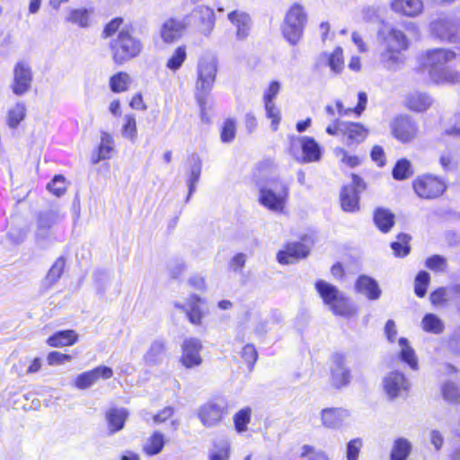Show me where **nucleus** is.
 Wrapping results in <instances>:
<instances>
[{
	"label": "nucleus",
	"mask_w": 460,
	"mask_h": 460,
	"mask_svg": "<svg viewBox=\"0 0 460 460\" xmlns=\"http://www.w3.org/2000/svg\"><path fill=\"white\" fill-rule=\"evenodd\" d=\"M63 219V217L56 210L49 209L40 211L36 216L37 228L35 231V242L40 248H46L56 240L53 237V229Z\"/></svg>",
	"instance_id": "6e6552de"
},
{
	"label": "nucleus",
	"mask_w": 460,
	"mask_h": 460,
	"mask_svg": "<svg viewBox=\"0 0 460 460\" xmlns=\"http://www.w3.org/2000/svg\"><path fill=\"white\" fill-rule=\"evenodd\" d=\"M399 345L402 347L401 359L407 363L411 369L417 370L418 361L414 350L409 346L408 340L406 338H400Z\"/></svg>",
	"instance_id": "37998d69"
},
{
	"label": "nucleus",
	"mask_w": 460,
	"mask_h": 460,
	"mask_svg": "<svg viewBox=\"0 0 460 460\" xmlns=\"http://www.w3.org/2000/svg\"><path fill=\"white\" fill-rule=\"evenodd\" d=\"M130 84V77L125 72H119L112 75L110 79L111 90L114 93L125 92Z\"/></svg>",
	"instance_id": "de8ad7c7"
},
{
	"label": "nucleus",
	"mask_w": 460,
	"mask_h": 460,
	"mask_svg": "<svg viewBox=\"0 0 460 460\" xmlns=\"http://www.w3.org/2000/svg\"><path fill=\"white\" fill-rule=\"evenodd\" d=\"M202 171V161L199 155L192 153L187 158V166L185 170L186 185L188 187V194L185 202L188 203L191 196L196 191V185L199 181Z\"/></svg>",
	"instance_id": "f3484780"
},
{
	"label": "nucleus",
	"mask_w": 460,
	"mask_h": 460,
	"mask_svg": "<svg viewBox=\"0 0 460 460\" xmlns=\"http://www.w3.org/2000/svg\"><path fill=\"white\" fill-rule=\"evenodd\" d=\"M417 131V125L407 116L397 117L392 123L393 135L402 143L412 140Z\"/></svg>",
	"instance_id": "6ab92c4d"
},
{
	"label": "nucleus",
	"mask_w": 460,
	"mask_h": 460,
	"mask_svg": "<svg viewBox=\"0 0 460 460\" xmlns=\"http://www.w3.org/2000/svg\"><path fill=\"white\" fill-rule=\"evenodd\" d=\"M251 409L245 407L234 414V423L237 432L242 433L247 429V425L251 420Z\"/></svg>",
	"instance_id": "3c124183"
},
{
	"label": "nucleus",
	"mask_w": 460,
	"mask_h": 460,
	"mask_svg": "<svg viewBox=\"0 0 460 460\" xmlns=\"http://www.w3.org/2000/svg\"><path fill=\"white\" fill-rule=\"evenodd\" d=\"M430 276L427 271H420L415 278L414 292L417 296L423 297L427 293Z\"/></svg>",
	"instance_id": "603ef678"
},
{
	"label": "nucleus",
	"mask_w": 460,
	"mask_h": 460,
	"mask_svg": "<svg viewBox=\"0 0 460 460\" xmlns=\"http://www.w3.org/2000/svg\"><path fill=\"white\" fill-rule=\"evenodd\" d=\"M309 254V247L300 242L288 243L284 251L277 254L278 261L281 264H291Z\"/></svg>",
	"instance_id": "a878e982"
},
{
	"label": "nucleus",
	"mask_w": 460,
	"mask_h": 460,
	"mask_svg": "<svg viewBox=\"0 0 460 460\" xmlns=\"http://www.w3.org/2000/svg\"><path fill=\"white\" fill-rule=\"evenodd\" d=\"M288 196V184L279 178H272L260 187L259 202L270 211L282 212Z\"/></svg>",
	"instance_id": "20e7f679"
},
{
	"label": "nucleus",
	"mask_w": 460,
	"mask_h": 460,
	"mask_svg": "<svg viewBox=\"0 0 460 460\" xmlns=\"http://www.w3.org/2000/svg\"><path fill=\"white\" fill-rule=\"evenodd\" d=\"M330 373V382L334 388L341 389L350 384L352 375L346 354L341 352L332 354Z\"/></svg>",
	"instance_id": "f8f14e48"
},
{
	"label": "nucleus",
	"mask_w": 460,
	"mask_h": 460,
	"mask_svg": "<svg viewBox=\"0 0 460 460\" xmlns=\"http://www.w3.org/2000/svg\"><path fill=\"white\" fill-rule=\"evenodd\" d=\"M113 137L107 132H102L101 144L98 149L92 154L91 161L93 164H98L102 160L111 158V154L113 151Z\"/></svg>",
	"instance_id": "473e14b6"
},
{
	"label": "nucleus",
	"mask_w": 460,
	"mask_h": 460,
	"mask_svg": "<svg viewBox=\"0 0 460 460\" xmlns=\"http://www.w3.org/2000/svg\"><path fill=\"white\" fill-rule=\"evenodd\" d=\"M198 78L195 86V99L200 110L202 120L206 119L208 96L217 74V61L213 56L202 57L198 63Z\"/></svg>",
	"instance_id": "f03ea898"
},
{
	"label": "nucleus",
	"mask_w": 460,
	"mask_h": 460,
	"mask_svg": "<svg viewBox=\"0 0 460 460\" xmlns=\"http://www.w3.org/2000/svg\"><path fill=\"white\" fill-rule=\"evenodd\" d=\"M230 443L226 439L216 441L208 454L209 460H228Z\"/></svg>",
	"instance_id": "79ce46f5"
},
{
	"label": "nucleus",
	"mask_w": 460,
	"mask_h": 460,
	"mask_svg": "<svg viewBox=\"0 0 460 460\" xmlns=\"http://www.w3.org/2000/svg\"><path fill=\"white\" fill-rule=\"evenodd\" d=\"M227 17L228 20L236 27V38L238 40L246 39L251 30V16L245 12L235 10L229 13Z\"/></svg>",
	"instance_id": "c85d7f7f"
},
{
	"label": "nucleus",
	"mask_w": 460,
	"mask_h": 460,
	"mask_svg": "<svg viewBox=\"0 0 460 460\" xmlns=\"http://www.w3.org/2000/svg\"><path fill=\"white\" fill-rule=\"evenodd\" d=\"M112 376L113 371L111 367L100 366L78 375L74 380V385L78 389L84 390L93 385L100 378L109 379Z\"/></svg>",
	"instance_id": "a211bd4d"
},
{
	"label": "nucleus",
	"mask_w": 460,
	"mask_h": 460,
	"mask_svg": "<svg viewBox=\"0 0 460 460\" xmlns=\"http://www.w3.org/2000/svg\"><path fill=\"white\" fill-rule=\"evenodd\" d=\"M164 446V435L155 431L151 437L147 438L146 443L143 446V451L147 456H155L159 454Z\"/></svg>",
	"instance_id": "ea45409f"
},
{
	"label": "nucleus",
	"mask_w": 460,
	"mask_h": 460,
	"mask_svg": "<svg viewBox=\"0 0 460 460\" xmlns=\"http://www.w3.org/2000/svg\"><path fill=\"white\" fill-rule=\"evenodd\" d=\"M187 17V22H190V19L197 20L199 31L206 36L212 31L215 26L216 17L214 10L205 5L197 6Z\"/></svg>",
	"instance_id": "393cba45"
},
{
	"label": "nucleus",
	"mask_w": 460,
	"mask_h": 460,
	"mask_svg": "<svg viewBox=\"0 0 460 460\" xmlns=\"http://www.w3.org/2000/svg\"><path fill=\"white\" fill-rule=\"evenodd\" d=\"M411 444L408 439L404 438H399L394 442L390 454V459L406 460L411 452Z\"/></svg>",
	"instance_id": "e433bc0d"
},
{
	"label": "nucleus",
	"mask_w": 460,
	"mask_h": 460,
	"mask_svg": "<svg viewBox=\"0 0 460 460\" xmlns=\"http://www.w3.org/2000/svg\"><path fill=\"white\" fill-rule=\"evenodd\" d=\"M187 58V52H186V47L185 46H179L175 49L172 55L168 58L166 62V67L170 69L171 71H177L179 70L184 61Z\"/></svg>",
	"instance_id": "a18cd8bd"
},
{
	"label": "nucleus",
	"mask_w": 460,
	"mask_h": 460,
	"mask_svg": "<svg viewBox=\"0 0 460 460\" xmlns=\"http://www.w3.org/2000/svg\"><path fill=\"white\" fill-rule=\"evenodd\" d=\"M280 315L277 312H274L269 318L261 320L257 323V324L254 327V332L259 337H264L267 334V332L270 330V325L278 324L280 323Z\"/></svg>",
	"instance_id": "09e8293b"
},
{
	"label": "nucleus",
	"mask_w": 460,
	"mask_h": 460,
	"mask_svg": "<svg viewBox=\"0 0 460 460\" xmlns=\"http://www.w3.org/2000/svg\"><path fill=\"white\" fill-rule=\"evenodd\" d=\"M93 279L98 285V293L103 294L110 280V273L105 270H97L93 272Z\"/></svg>",
	"instance_id": "0e129e2a"
},
{
	"label": "nucleus",
	"mask_w": 460,
	"mask_h": 460,
	"mask_svg": "<svg viewBox=\"0 0 460 460\" xmlns=\"http://www.w3.org/2000/svg\"><path fill=\"white\" fill-rule=\"evenodd\" d=\"M188 17L183 20H177L175 18H170L164 21L160 28V36L163 41L166 44H172L178 40L186 26L190 23L187 22Z\"/></svg>",
	"instance_id": "412c9836"
},
{
	"label": "nucleus",
	"mask_w": 460,
	"mask_h": 460,
	"mask_svg": "<svg viewBox=\"0 0 460 460\" xmlns=\"http://www.w3.org/2000/svg\"><path fill=\"white\" fill-rule=\"evenodd\" d=\"M355 290L366 296L369 300H377L381 296V289L376 280L367 275H360L358 278Z\"/></svg>",
	"instance_id": "cd10ccee"
},
{
	"label": "nucleus",
	"mask_w": 460,
	"mask_h": 460,
	"mask_svg": "<svg viewBox=\"0 0 460 460\" xmlns=\"http://www.w3.org/2000/svg\"><path fill=\"white\" fill-rule=\"evenodd\" d=\"M414 174L411 164L406 158L398 160L393 169L392 175L396 181H403Z\"/></svg>",
	"instance_id": "a19ab883"
},
{
	"label": "nucleus",
	"mask_w": 460,
	"mask_h": 460,
	"mask_svg": "<svg viewBox=\"0 0 460 460\" xmlns=\"http://www.w3.org/2000/svg\"><path fill=\"white\" fill-rule=\"evenodd\" d=\"M351 180V183L344 185L340 192L341 207L347 213L359 211L360 194L367 188L365 181L358 174L352 173Z\"/></svg>",
	"instance_id": "1a4fd4ad"
},
{
	"label": "nucleus",
	"mask_w": 460,
	"mask_h": 460,
	"mask_svg": "<svg viewBox=\"0 0 460 460\" xmlns=\"http://www.w3.org/2000/svg\"><path fill=\"white\" fill-rule=\"evenodd\" d=\"M373 220L382 233H388L394 226V215L387 208H377L374 211Z\"/></svg>",
	"instance_id": "f704fd0d"
},
{
	"label": "nucleus",
	"mask_w": 460,
	"mask_h": 460,
	"mask_svg": "<svg viewBox=\"0 0 460 460\" xmlns=\"http://www.w3.org/2000/svg\"><path fill=\"white\" fill-rule=\"evenodd\" d=\"M442 394L445 400L450 402H460V387L453 383L447 382L442 387Z\"/></svg>",
	"instance_id": "5fc2aeb1"
},
{
	"label": "nucleus",
	"mask_w": 460,
	"mask_h": 460,
	"mask_svg": "<svg viewBox=\"0 0 460 460\" xmlns=\"http://www.w3.org/2000/svg\"><path fill=\"white\" fill-rule=\"evenodd\" d=\"M26 115L25 104L19 102L8 111L7 123L12 128H16Z\"/></svg>",
	"instance_id": "c03bdc74"
},
{
	"label": "nucleus",
	"mask_w": 460,
	"mask_h": 460,
	"mask_svg": "<svg viewBox=\"0 0 460 460\" xmlns=\"http://www.w3.org/2000/svg\"><path fill=\"white\" fill-rule=\"evenodd\" d=\"M349 415V411L344 408H324L321 411V421L326 429H340Z\"/></svg>",
	"instance_id": "b1692460"
},
{
	"label": "nucleus",
	"mask_w": 460,
	"mask_h": 460,
	"mask_svg": "<svg viewBox=\"0 0 460 460\" xmlns=\"http://www.w3.org/2000/svg\"><path fill=\"white\" fill-rule=\"evenodd\" d=\"M167 341L158 337L152 341L143 356L145 364L148 367L159 366L163 363L167 354Z\"/></svg>",
	"instance_id": "5701e85b"
},
{
	"label": "nucleus",
	"mask_w": 460,
	"mask_h": 460,
	"mask_svg": "<svg viewBox=\"0 0 460 460\" xmlns=\"http://www.w3.org/2000/svg\"><path fill=\"white\" fill-rule=\"evenodd\" d=\"M426 266L431 270L442 271L447 266V261L441 255H432L427 259Z\"/></svg>",
	"instance_id": "69168bd1"
},
{
	"label": "nucleus",
	"mask_w": 460,
	"mask_h": 460,
	"mask_svg": "<svg viewBox=\"0 0 460 460\" xmlns=\"http://www.w3.org/2000/svg\"><path fill=\"white\" fill-rule=\"evenodd\" d=\"M315 288L323 303L330 306L336 315L349 316L352 314V306L349 299L333 285L324 280H317Z\"/></svg>",
	"instance_id": "39448f33"
},
{
	"label": "nucleus",
	"mask_w": 460,
	"mask_h": 460,
	"mask_svg": "<svg viewBox=\"0 0 460 460\" xmlns=\"http://www.w3.org/2000/svg\"><path fill=\"white\" fill-rule=\"evenodd\" d=\"M329 66L334 73H340L343 68V51L342 49L337 47L332 54H330Z\"/></svg>",
	"instance_id": "bf43d9fd"
},
{
	"label": "nucleus",
	"mask_w": 460,
	"mask_h": 460,
	"mask_svg": "<svg viewBox=\"0 0 460 460\" xmlns=\"http://www.w3.org/2000/svg\"><path fill=\"white\" fill-rule=\"evenodd\" d=\"M378 37L385 46L405 51L409 48L410 41L403 31L389 23H383L378 30Z\"/></svg>",
	"instance_id": "2eb2a0df"
},
{
	"label": "nucleus",
	"mask_w": 460,
	"mask_h": 460,
	"mask_svg": "<svg viewBox=\"0 0 460 460\" xmlns=\"http://www.w3.org/2000/svg\"><path fill=\"white\" fill-rule=\"evenodd\" d=\"M412 187L416 194L425 199H437L447 189L444 179L431 173L418 176L413 181Z\"/></svg>",
	"instance_id": "9d476101"
},
{
	"label": "nucleus",
	"mask_w": 460,
	"mask_h": 460,
	"mask_svg": "<svg viewBox=\"0 0 460 460\" xmlns=\"http://www.w3.org/2000/svg\"><path fill=\"white\" fill-rule=\"evenodd\" d=\"M128 411L125 408L113 407L105 413V420L109 434L112 435L124 428Z\"/></svg>",
	"instance_id": "bb28decb"
},
{
	"label": "nucleus",
	"mask_w": 460,
	"mask_h": 460,
	"mask_svg": "<svg viewBox=\"0 0 460 460\" xmlns=\"http://www.w3.org/2000/svg\"><path fill=\"white\" fill-rule=\"evenodd\" d=\"M403 51L385 46L380 53L379 61L388 70H396L404 63Z\"/></svg>",
	"instance_id": "c756f323"
},
{
	"label": "nucleus",
	"mask_w": 460,
	"mask_h": 460,
	"mask_svg": "<svg viewBox=\"0 0 460 460\" xmlns=\"http://www.w3.org/2000/svg\"><path fill=\"white\" fill-rule=\"evenodd\" d=\"M448 349L456 355H460V325L457 326L448 338Z\"/></svg>",
	"instance_id": "338daca9"
},
{
	"label": "nucleus",
	"mask_w": 460,
	"mask_h": 460,
	"mask_svg": "<svg viewBox=\"0 0 460 460\" xmlns=\"http://www.w3.org/2000/svg\"><path fill=\"white\" fill-rule=\"evenodd\" d=\"M242 358L247 364L249 370H252L258 358L257 350L252 344H246L242 350Z\"/></svg>",
	"instance_id": "052dcab7"
},
{
	"label": "nucleus",
	"mask_w": 460,
	"mask_h": 460,
	"mask_svg": "<svg viewBox=\"0 0 460 460\" xmlns=\"http://www.w3.org/2000/svg\"><path fill=\"white\" fill-rule=\"evenodd\" d=\"M306 22L307 14L304 7L298 4H293L287 12L282 25L284 38L291 45H296L303 37Z\"/></svg>",
	"instance_id": "423d86ee"
},
{
	"label": "nucleus",
	"mask_w": 460,
	"mask_h": 460,
	"mask_svg": "<svg viewBox=\"0 0 460 460\" xmlns=\"http://www.w3.org/2000/svg\"><path fill=\"white\" fill-rule=\"evenodd\" d=\"M341 126L343 142L349 147L362 143L367 138L369 132L364 125L358 122L345 121V123Z\"/></svg>",
	"instance_id": "aec40b11"
},
{
	"label": "nucleus",
	"mask_w": 460,
	"mask_h": 460,
	"mask_svg": "<svg viewBox=\"0 0 460 460\" xmlns=\"http://www.w3.org/2000/svg\"><path fill=\"white\" fill-rule=\"evenodd\" d=\"M391 7L396 13L413 17L422 12L423 3L421 0H393Z\"/></svg>",
	"instance_id": "2f4dec72"
},
{
	"label": "nucleus",
	"mask_w": 460,
	"mask_h": 460,
	"mask_svg": "<svg viewBox=\"0 0 460 460\" xmlns=\"http://www.w3.org/2000/svg\"><path fill=\"white\" fill-rule=\"evenodd\" d=\"M142 40L128 29H122L117 36L110 41V49L112 59L117 65H123L136 58L143 51Z\"/></svg>",
	"instance_id": "7ed1b4c3"
},
{
	"label": "nucleus",
	"mask_w": 460,
	"mask_h": 460,
	"mask_svg": "<svg viewBox=\"0 0 460 460\" xmlns=\"http://www.w3.org/2000/svg\"><path fill=\"white\" fill-rule=\"evenodd\" d=\"M433 36L448 42L460 41V21L457 19H438L430 23Z\"/></svg>",
	"instance_id": "ddd939ff"
},
{
	"label": "nucleus",
	"mask_w": 460,
	"mask_h": 460,
	"mask_svg": "<svg viewBox=\"0 0 460 460\" xmlns=\"http://www.w3.org/2000/svg\"><path fill=\"white\" fill-rule=\"evenodd\" d=\"M228 408L226 398L216 397L199 407L198 417L205 427H214L228 414Z\"/></svg>",
	"instance_id": "9b49d317"
},
{
	"label": "nucleus",
	"mask_w": 460,
	"mask_h": 460,
	"mask_svg": "<svg viewBox=\"0 0 460 460\" xmlns=\"http://www.w3.org/2000/svg\"><path fill=\"white\" fill-rule=\"evenodd\" d=\"M456 58L455 52L446 49H429L419 57V63L435 84L460 83V74L450 70L447 64Z\"/></svg>",
	"instance_id": "f257e3e1"
},
{
	"label": "nucleus",
	"mask_w": 460,
	"mask_h": 460,
	"mask_svg": "<svg viewBox=\"0 0 460 460\" xmlns=\"http://www.w3.org/2000/svg\"><path fill=\"white\" fill-rule=\"evenodd\" d=\"M264 108L266 111V117L271 119L270 128L273 131H277L279 125L281 120V114L279 109L275 105L274 102L268 103L264 102Z\"/></svg>",
	"instance_id": "864d4df0"
},
{
	"label": "nucleus",
	"mask_w": 460,
	"mask_h": 460,
	"mask_svg": "<svg viewBox=\"0 0 460 460\" xmlns=\"http://www.w3.org/2000/svg\"><path fill=\"white\" fill-rule=\"evenodd\" d=\"M48 190L58 197L63 195L66 191V180L62 175H56L47 185Z\"/></svg>",
	"instance_id": "13d9d810"
},
{
	"label": "nucleus",
	"mask_w": 460,
	"mask_h": 460,
	"mask_svg": "<svg viewBox=\"0 0 460 460\" xmlns=\"http://www.w3.org/2000/svg\"><path fill=\"white\" fill-rule=\"evenodd\" d=\"M280 90V84L279 81H272L268 89L265 90L263 94V102H274V99L279 94Z\"/></svg>",
	"instance_id": "774afa93"
},
{
	"label": "nucleus",
	"mask_w": 460,
	"mask_h": 460,
	"mask_svg": "<svg viewBox=\"0 0 460 460\" xmlns=\"http://www.w3.org/2000/svg\"><path fill=\"white\" fill-rule=\"evenodd\" d=\"M407 106L415 111H426L432 102L430 96L422 93H413L407 97Z\"/></svg>",
	"instance_id": "4c0bfd02"
},
{
	"label": "nucleus",
	"mask_w": 460,
	"mask_h": 460,
	"mask_svg": "<svg viewBox=\"0 0 460 460\" xmlns=\"http://www.w3.org/2000/svg\"><path fill=\"white\" fill-rule=\"evenodd\" d=\"M66 266V259L64 256H59L50 269L48 270L47 275L41 281L40 288L42 290L47 291L51 288L63 275Z\"/></svg>",
	"instance_id": "7c9ffc66"
},
{
	"label": "nucleus",
	"mask_w": 460,
	"mask_h": 460,
	"mask_svg": "<svg viewBox=\"0 0 460 460\" xmlns=\"http://www.w3.org/2000/svg\"><path fill=\"white\" fill-rule=\"evenodd\" d=\"M289 152L299 163L317 162L322 156V148L312 137L289 136Z\"/></svg>",
	"instance_id": "0eeeda50"
},
{
	"label": "nucleus",
	"mask_w": 460,
	"mask_h": 460,
	"mask_svg": "<svg viewBox=\"0 0 460 460\" xmlns=\"http://www.w3.org/2000/svg\"><path fill=\"white\" fill-rule=\"evenodd\" d=\"M236 134V123L233 119H227L225 120L221 129L220 137L224 143H231Z\"/></svg>",
	"instance_id": "4d7b16f0"
},
{
	"label": "nucleus",
	"mask_w": 460,
	"mask_h": 460,
	"mask_svg": "<svg viewBox=\"0 0 460 460\" xmlns=\"http://www.w3.org/2000/svg\"><path fill=\"white\" fill-rule=\"evenodd\" d=\"M439 164L446 172H455L457 169V162L450 152H445L440 155Z\"/></svg>",
	"instance_id": "e2e57ef3"
},
{
	"label": "nucleus",
	"mask_w": 460,
	"mask_h": 460,
	"mask_svg": "<svg viewBox=\"0 0 460 460\" xmlns=\"http://www.w3.org/2000/svg\"><path fill=\"white\" fill-rule=\"evenodd\" d=\"M77 338L73 330L58 331L48 338L47 343L50 347L70 346L76 342Z\"/></svg>",
	"instance_id": "c9c22d12"
},
{
	"label": "nucleus",
	"mask_w": 460,
	"mask_h": 460,
	"mask_svg": "<svg viewBox=\"0 0 460 460\" xmlns=\"http://www.w3.org/2000/svg\"><path fill=\"white\" fill-rule=\"evenodd\" d=\"M93 8H75L68 12L66 22L75 24L80 28H88L92 23Z\"/></svg>",
	"instance_id": "72a5a7b5"
},
{
	"label": "nucleus",
	"mask_w": 460,
	"mask_h": 460,
	"mask_svg": "<svg viewBox=\"0 0 460 460\" xmlns=\"http://www.w3.org/2000/svg\"><path fill=\"white\" fill-rule=\"evenodd\" d=\"M190 310L188 311V318L193 324H199L203 317L199 303L201 301L197 295H191L189 299Z\"/></svg>",
	"instance_id": "8fccbe9b"
},
{
	"label": "nucleus",
	"mask_w": 460,
	"mask_h": 460,
	"mask_svg": "<svg viewBox=\"0 0 460 460\" xmlns=\"http://www.w3.org/2000/svg\"><path fill=\"white\" fill-rule=\"evenodd\" d=\"M411 236L407 234L401 233L397 235V241L391 243V248L397 257H405L410 252L409 242Z\"/></svg>",
	"instance_id": "49530a36"
},
{
	"label": "nucleus",
	"mask_w": 460,
	"mask_h": 460,
	"mask_svg": "<svg viewBox=\"0 0 460 460\" xmlns=\"http://www.w3.org/2000/svg\"><path fill=\"white\" fill-rule=\"evenodd\" d=\"M385 393L391 398H396L408 391L409 382L404 375L399 371H392L383 380Z\"/></svg>",
	"instance_id": "4be33fe9"
},
{
	"label": "nucleus",
	"mask_w": 460,
	"mask_h": 460,
	"mask_svg": "<svg viewBox=\"0 0 460 460\" xmlns=\"http://www.w3.org/2000/svg\"><path fill=\"white\" fill-rule=\"evenodd\" d=\"M33 75L29 64L20 61L13 68V79L11 84L13 93L17 96H22L31 88Z\"/></svg>",
	"instance_id": "4468645a"
},
{
	"label": "nucleus",
	"mask_w": 460,
	"mask_h": 460,
	"mask_svg": "<svg viewBox=\"0 0 460 460\" xmlns=\"http://www.w3.org/2000/svg\"><path fill=\"white\" fill-rule=\"evenodd\" d=\"M122 136L134 142L137 138V124L135 116L132 114H127L125 116V123L122 127Z\"/></svg>",
	"instance_id": "6e6d98bb"
},
{
	"label": "nucleus",
	"mask_w": 460,
	"mask_h": 460,
	"mask_svg": "<svg viewBox=\"0 0 460 460\" xmlns=\"http://www.w3.org/2000/svg\"><path fill=\"white\" fill-rule=\"evenodd\" d=\"M201 349L202 343L199 339H185L181 344V363L186 368H193L200 366L202 363V358L200 356Z\"/></svg>",
	"instance_id": "dca6fc26"
},
{
	"label": "nucleus",
	"mask_w": 460,
	"mask_h": 460,
	"mask_svg": "<svg viewBox=\"0 0 460 460\" xmlns=\"http://www.w3.org/2000/svg\"><path fill=\"white\" fill-rule=\"evenodd\" d=\"M362 445H363V443H362L361 438H357L351 439L347 444V448H346L347 459L348 460H358Z\"/></svg>",
	"instance_id": "680f3d73"
},
{
	"label": "nucleus",
	"mask_w": 460,
	"mask_h": 460,
	"mask_svg": "<svg viewBox=\"0 0 460 460\" xmlns=\"http://www.w3.org/2000/svg\"><path fill=\"white\" fill-rule=\"evenodd\" d=\"M422 329L426 332L441 334L445 330L444 322L436 314H426L421 320Z\"/></svg>",
	"instance_id": "58836bf2"
}]
</instances>
